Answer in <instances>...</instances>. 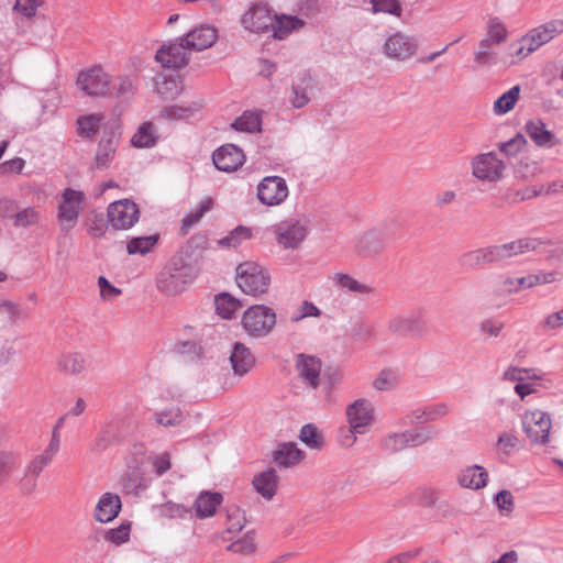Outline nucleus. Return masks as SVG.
<instances>
[{
  "instance_id": "obj_52",
  "label": "nucleus",
  "mask_w": 563,
  "mask_h": 563,
  "mask_svg": "<svg viewBox=\"0 0 563 563\" xmlns=\"http://www.w3.org/2000/svg\"><path fill=\"white\" fill-rule=\"evenodd\" d=\"M155 419L164 427L178 426L183 421V412L178 407H169L156 412Z\"/></svg>"
},
{
  "instance_id": "obj_1",
  "label": "nucleus",
  "mask_w": 563,
  "mask_h": 563,
  "mask_svg": "<svg viewBox=\"0 0 563 563\" xmlns=\"http://www.w3.org/2000/svg\"><path fill=\"white\" fill-rule=\"evenodd\" d=\"M194 279V268L183 256H174L157 274L156 287L166 296H175L183 292Z\"/></svg>"
},
{
  "instance_id": "obj_2",
  "label": "nucleus",
  "mask_w": 563,
  "mask_h": 563,
  "mask_svg": "<svg viewBox=\"0 0 563 563\" xmlns=\"http://www.w3.org/2000/svg\"><path fill=\"white\" fill-rule=\"evenodd\" d=\"M271 274L256 262H243L236 267V284L246 295L261 297L268 291Z\"/></svg>"
},
{
  "instance_id": "obj_36",
  "label": "nucleus",
  "mask_w": 563,
  "mask_h": 563,
  "mask_svg": "<svg viewBox=\"0 0 563 563\" xmlns=\"http://www.w3.org/2000/svg\"><path fill=\"white\" fill-rule=\"evenodd\" d=\"M203 108L202 100H196L190 103L173 104L166 107L164 115L170 120L188 119Z\"/></svg>"
},
{
  "instance_id": "obj_18",
  "label": "nucleus",
  "mask_w": 563,
  "mask_h": 563,
  "mask_svg": "<svg viewBox=\"0 0 563 563\" xmlns=\"http://www.w3.org/2000/svg\"><path fill=\"white\" fill-rule=\"evenodd\" d=\"M214 166L225 173L238 170L245 162V154L234 144H225L212 154Z\"/></svg>"
},
{
  "instance_id": "obj_23",
  "label": "nucleus",
  "mask_w": 563,
  "mask_h": 563,
  "mask_svg": "<svg viewBox=\"0 0 563 563\" xmlns=\"http://www.w3.org/2000/svg\"><path fill=\"white\" fill-rule=\"evenodd\" d=\"M229 360L234 375L240 377L247 374L255 364V357L251 350L241 342L233 344Z\"/></svg>"
},
{
  "instance_id": "obj_5",
  "label": "nucleus",
  "mask_w": 563,
  "mask_h": 563,
  "mask_svg": "<svg viewBox=\"0 0 563 563\" xmlns=\"http://www.w3.org/2000/svg\"><path fill=\"white\" fill-rule=\"evenodd\" d=\"M522 429L529 441L534 445H545L550 441V430L552 428L551 417L540 410H527L521 419Z\"/></svg>"
},
{
  "instance_id": "obj_60",
  "label": "nucleus",
  "mask_w": 563,
  "mask_h": 563,
  "mask_svg": "<svg viewBox=\"0 0 563 563\" xmlns=\"http://www.w3.org/2000/svg\"><path fill=\"white\" fill-rule=\"evenodd\" d=\"M18 454L0 451V483H3L16 463Z\"/></svg>"
},
{
  "instance_id": "obj_48",
  "label": "nucleus",
  "mask_w": 563,
  "mask_h": 563,
  "mask_svg": "<svg viewBox=\"0 0 563 563\" xmlns=\"http://www.w3.org/2000/svg\"><path fill=\"white\" fill-rule=\"evenodd\" d=\"M409 449L424 445L432 441L437 432L431 427L407 430Z\"/></svg>"
},
{
  "instance_id": "obj_57",
  "label": "nucleus",
  "mask_w": 563,
  "mask_h": 563,
  "mask_svg": "<svg viewBox=\"0 0 563 563\" xmlns=\"http://www.w3.org/2000/svg\"><path fill=\"white\" fill-rule=\"evenodd\" d=\"M494 503L496 504L499 511L505 516L510 515L515 509L514 496L511 492L507 489L498 492L494 496Z\"/></svg>"
},
{
  "instance_id": "obj_19",
  "label": "nucleus",
  "mask_w": 563,
  "mask_h": 563,
  "mask_svg": "<svg viewBox=\"0 0 563 563\" xmlns=\"http://www.w3.org/2000/svg\"><path fill=\"white\" fill-rule=\"evenodd\" d=\"M561 33H563L562 20H553L531 30L525 36L526 43L529 44L528 51L538 49Z\"/></svg>"
},
{
  "instance_id": "obj_21",
  "label": "nucleus",
  "mask_w": 563,
  "mask_h": 563,
  "mask_svg": "<svg viewBox=\"0 0 563 563\" xmlns=\"http://www.w3.org/2000/svg\"><path fill=\"white\" fill-rule=\"evenodd\" d=\"M296 369L302 383L317 388L320 383L321 361L318 357L300 354L297 356Z\"/></svg>"
},
{
  "instance_id": "obj_12",
  "label": "nucleus",
  "mask_w": 563,
  "mask_h": 563,
  "mask_svg": "<svg viewBox=\"0 0 563 563\" xmlns=\"http://www.w3.org/2000/svg\"><path fill=\"white\" fill-rule=\"evenodd\" d=\"M418 47V41L413 36L396 32L385 40L382 51L393 60L405 62L415 56Z\"/></svg>"
},
{
  "instance_id": "obj_51",
  "label": "nucleus",
  "mask_w": 563,
  "mask_h": 563,
  "mask_svg": "<svg viewBox=\"0 0 563 563\" xmlns=\"http://www.w3.org/2000/svg\"><path fill=\"white\" fill-rule=\"evenodd\" d=\"M299 439L310 449H320L323 444L322 434L311 423L305 424L301 428Z\"/></svg>"
},
{
  "instance_id": "obj_58",
  "label": "nucleus",
  "mask_w": 563,
  "mask_h": 563,
  "mask_svg": "<svg viewBox=\"0 0 563 563\" xmlns=\"http://www.w3.org/2000/svg\"><path fill=\"white\" fill-rule=\"evenodd\" d=\"M130 529V523H122L118 528L108 530L104 539L115 545H120L129 540Z\"/></svg>"
},
{
  "instance_id": "obj_27",
  "label": "nucleus",
  "mask_w": 563,
  "mask_h": 563,
  "mask_svg": "<svg viewBox=\"0 0 563 563\" xmlns=\"http://www.w3.org/2000/svg\"><path fill=\"white\" fill-rule=\"evenodd\" d=\"M122 507L121 499L112 493L103 494L95 509V519L99 522H109L113 520L120 512Z\"/></svg>"
},
{
  "instance_id": "obj_34",
  "label": "nucleus",
  "mask_w": 563,
  "mask_h": 563,
  "mask_svg": "<svg viewBox=\"0 0 563 563\" xmlns=\"http://www.w3.org/2000/svg\"><path fill=\"white\" fill-rule=\"evenodd\" d=\"M262 125V117L258 111L247 110L236 118L231 126L241 132L254 133L260 132Z\"/></svg>"
},
{
  "instance_id": "obj_61",
  "label": "nucleus",
  "mask_w": 563,
  "mask_h": 563,
  "mask_svg": "<svg viewBox=\"0 0 563 563\" xmlns=\"http://www.w3.org/2000/svg\"><path fill=\"white\" fill-rule=\"evenodd\" d=\"M398 383L397 375L390 371H383L373 382V387L377 390H389Z\"/></svg>"
},
{
  "instance_id": "obj_37",
  "label": "nucleus",
  "mask_w": 563,
  "mask_h": 563,
  "mask_svg": "<svg viewBox=\"0 0 563 563\" xmlns=\"http://www.w3.org/2000/svg\"><path fill=\"white\" fill-rule=\"evenodd\" d=\"M157 133L155 125L152 122H144L131 139L134 147L144 148L155 145Z\"/></svg>"
},
{
  "instance_id": "obj_3",
  "label": "nucleus",
  "mask_w": 563,
  "mask_h": 563,
  "mask_svg": "<svg viewBox=\"0 0 563 563\" xmlns=\"http://www.w3.org/2000/svg\"><path fill=\"white\" fill-rule=\"evenodd\" d=\"M242 327L252 338L267 336L275 328L277 316L273 308L265 305H254L242 316Z\"/></svg>"
},
{
  "instance_id": "obj_45",
  "label": "nucleus",
  "mask_w": 563,
  "mask_h": 563,
  "mask_svg": "<svg viewBox=\"0 0 563 563\" xmlns=\"http://www.w3.org/2000/svg\"><path fill=\"white\" fill-rule=\"evenodd\" d=\"M520 95V87L514 86L510 88L507 92L501 95L495 102H494V111L497 114H505L514 109L516 102L519 99Z\"/></svg>"
},
{
  "instance_id": "obj_6",
  "label": "nucleus",
  "mask_w": 563,
  "mask_h": 563,
  "mask_svg": "<svg viewBox=\"0 0 563 563\" xmlns=\"http://www.w3.org/2000/svg\"><path fill=\"white\" fill-rule=\"evenodd\" d=\"M507 29L498 18H493L487 24V32L479 41L478 48L474 52V63L478 66H485L495 59V54L490 47L504 43L507 38Z\"/></svg>"
},
{
  "instance_id": "obj_14",
  "label": "nucleus",
  "mask_w": 563,
  "mask_h": 563,
  "mask_svg": "<svg viewBox=\"0 0 563 563\" xmlns=\"http://www.w3.org/2000/svg\"><path fill=\"white\" fill-rule=\"evenodd\" d=\"M387 329L400 336H423L427 334L426 321L419 313L396 314L388 319Z\"/></svg>"
},
{
  "instance_id": "obj_49",
  "label": "nucleus",
  "mask_w": 563,
  "mask_h": 563,
  "mask_svg": "<svg viewBox=\"0 0 563 563\" xmlns=\"http://www.w3.org/2000/svg\"><path fill=\"white\" fill-rule=\"evenodd\" d=\"M252 236V232L250 228L239 225L234 230H232L227 236L220 239L218 244L223 247H236L243 241L250 239Z\"/></svg>"
},
{
  "instance_id": "obj_56",
  "label": "nucleus",
  "mask_w": 563,
  "mask_h": 563,
  "mask_svg": "<svg viewBox=\"0 0 563 563\" xmlns=\"http://www.w3.org/2000/svg\"><path fill=\"white\" fill-rule=\"evenodd\" d=\"M374 13L383 12L400 16L401 5L398 0H371Z\"/></svg>"
},
{
  "instance_id": "obj_8",
  "label": "nucleus",
  "mask_w": 563,
  "mask_h": 563,
  "mask_svg": "<svg viewBox=\"0 0 563 563\" xmlns=\"http://www.w3.org/2000/svg\"><path fill=\"white\" fill-rule=\"evenodd\" d=\"M85 195L81 191L67 188L62 195V201L58 205V222L64 232L75 228L81 210V203Z\"/></svg>"
},
{
  "instance_id": "obj_22",
  "label": "nucleus",
  "mask_w": 563,
  "mask_h": 563,
  "mask_svg": "<svg viewBox=\"0 0 563 563\" xmlns=\"http://www.w3.org/2000/svg\"><path fill=\"white\" fill-rule=\"evenodd\" d=\"M218 38V31L211 25H201L188 32L184 37L190 51H203L212 46Z\"/></svg>"
},
{
  "instance_id": "obj_54",
  "label": "nucleus",
  "mask_w": 563,
  "mask_h": 563,
  "mask_svg": "<svg viewBox=\"0 0 563 563\" xmlns=\"http://www.w3.org/2000/svg\"><path fill=\"white\" fill-rule=\"evenodd\" d=\"M505 328V323L494 319L485 318L478 323V331L487 338H498Z\"/></svg>"
},
{
  "instance_id": "obj_20",
  "label": "nucleus",
  "mask_w": 563,
  "mask_h": 563,
  "mask_svg": "<svg viewBox=\"0 0 563 563\" xmlns=\"http://www.w3.org/2000/svg\"><path fill=\"white\" fill-rule=\"evenodd\" d=\"M273 19L265 5L255 4L243 14L241 23L250 32L262 33L272 29Z\"/></svg>"
},
{
  "instance_id": "obj_33",
  "label": "nucleus",
  "mask_w": 563,
  "mask_h": 563,
  "mask_svg": "<svg viewBox=\"0 0 563 563\" xmlns=\"http://www.w3.org/2000/svg\"><path fill=\"white\" fill-rule=\"evenodd\" d=\"M379 448L388 454H396L409 449L407 430L390 432L379 440Z\"/></svg>"
},
{
  "instance_id": "obj_50",
  "label": "nucleus",
  "mask_w": 563,
  "mask_h": 563,
  "mask_svg": "<svg viewBox=\"0 0 563 563\" xmlns=\"http://www.w3.org/2000/svg\"><path fill=\"white\" fill-rule=\"evenodd\" d=\"M228 550L242 555L253 554L256 550L255 533L253 531L246 532L241 539L231 543Z\"/></svg>"
},
{
  "instance_id": "obj_43",
  "label": "nucleus",
  "mask_w": 563,
  "mask_h": 563,
  "mask_svg": "<svg viewBox=\"0 0 563 563\" xmlns=\"http://www.w3.org/2000/svg\"><path fill=\"white\" fill-rule=\"evenodd\" d=\"M459 264L465 269H473L481 265L490 264L487 246L464 253L460 256Z\"/></svg>"
},
{
  "instance_id": "obj_39",
  "label": "nucleus",
  "mask_w": 563,
  "mask_h": 563,
  "mask_svg": "<svg viewBox=\"0 0 563 563\" xmlns=\"http://www.w3.org/2000/svg\"><path fill=\"white\" fill-rule=\"evenodd\" d=\"M134 85L129 76L111 77L109 97H115L118 99L129 100L134 95Z\"/></svg>"
},
{
  "instance_id": "obj_46",
  "label": "nucleus",
  "mask_w": 563,
  "mask_h": 563,
  "mask_svg": "<svg viewBox=\"0 0 563 563\" xmlns=\"http://www.w3.org/2000/svg\"><path fill=\"white\" fill-rule=\"evenodd\" d=\"M213 201L211 198H205L200 201L199 206L196 210L189 212L184 219H183V227L181 230L184 233H187L189 229L195 227L201 218L205 216L206 212L210 211L212 208Z\"/></svg>"
},
{
  "instance_id": "obj_17",
  "label": "nucleus",
  "mask_w": 563,
  "mask_h": 563,
  "mask_svg": "<svg viewBox=\"0 0 563 563\" xmlns=\"http://www.w3.org/2000/svg\"><path fill=\"white\" fill-rule=\"evenodd\" d=\"M190 49L187 44L180 38L177 43L162 46L155 55V59L167 68H181L189 62Z\"/></svg>"
},
{
  "instance_id": "obj_40",
  "label": "nucleus",
  "mask_w": 563,
  "mask_h": 563,
  "mask_svg": "<svg viewBox=\"0 0 563 563\" xmlns=\"http://www.w3.org/2000/svg\"><path fill=\"white\" fill-rule=\"evenodd\" d=\"M310 78L303 75L299 82H294L289 95V101L295 108H303L310 102L308 88Z\"/></svg>"
},
{
  "instance_id": "obj_13",
  "label": "nucleus",
  "mask_w": 563,
  "mask_h": 563,
  "mask_svg": "<svg viewBox=\"0 0 563 563\" xmlns=\"http://www.w3.org/2000/svg\"><path fill=\"white\" fill-rule=\"evenodd\" d=\"M273 233L278 245L286 250H295L306 239L308 229L301 221L290 219L275 224Z\"/></svg>"
},
{
  "instance_id": "obj_32",
  "label": "nucleus",
  "mask_w": 563,
  "mask_h": 563,
  "mask_svg": "<svg viewBox=\"0 0 563 563\" xmlns=\"http://www.w3.org/2000/svg\"><path fill=\"white\" fill-rule=\"evenodd\" d=\"M276 464L283 467H290L302 459V452L295 443H283L273 453Z\"/></svg>"
},
{
  "instance_id": "obj_30",
  "label": "nucleus",
  "mask_w": 563,
  "mask_h": 563,
  "mask_svg": "<svg viewBox=\"0 0 563 563\" xmlns=\"http://www.w3.org/2000/svg\"><path fill=\"white\" fill-rule=\"evenodd\" d=\"M487 479V472L479 465L466 467L457 477V482L462 487L471 489H481L485 487Z\"/></svg>"
},
{
  "instance_id": "obj_29",
  "label": "nucleus",
  "mask_w": 563,
  "mask_h": 563,
  "mask_svg": "<svg viewBox=\"0 0 563 563\" xmlns=\"http://www.w3.org/2000/svg\"><path fill=\"white\" fill-rule=\"evenodd\" d=\"M57 368L65 375H80L86 371L85 355L80 352H64L57 360Z\"/></svg>"
},
{
  "instance_id": "obj_62",
  "label": "nucleus",
  "mask_w": 563,
  "mask_h": 563,
  "mask_svg": "<svg viewBox=\"0 0 563 563\" xmlns=\"http://www.w3.org/2000/svg\"><path fill=\"white\" fill-rule=\"evenodd\" d=\"M42 4V0H16L13 10L26 19L35 15L37 8Z\"/></svg>"
},
{
  "instance_id": "obj_47",
  "label": "nucleus",
  "mask_w": 563,
  "mask_h": 563,
  "mask_svg": "<svg viewBox=\"0 0 563 563\" xmlns=\"http://www.w3.org/2000/svg\"><path fill=\"white\" fill-rule=\"evenodd\" d=\"M227 532L233 533L241 531L246 522L244 511L236 505H230L225 508Z\"/></svg>"
},
{
  "instance_id": "obj_41",
  "label": "nucleus",
  "mask_w": 563,
  "mask_h": 563,
  "mask_svg": "<svg viewBox=\"0 0 563 563\" xmlns=\"http://www.w3.org/2000/svg\"><path fill=\"white\" fill-rule=\"evenodd\" d=\"M216 311L223 319H231L241 308V302L228 292H222L214 298Z\"/></svg>"
},
{
  "instance_id": "obj_55",
  "label": "nucleus",
  "mask_w": 563,
  "mask_h": 563,
  "mask_svg": "<svg viewBox=\"0 0 563 563\" xmlns=\"http://www.w3.org/2000/svg\"><path fill=\"white\" fill-rule=\"evenodd\" d=\"M528 288H531V280H530L529 275L523 276V277L506 278L503 282V287H501L504 294H507V295L516 294L521 289H528Z\"/></svg>"
},
{
  "instance_id": "obj_26",
  "label": "nucleus",
  "mask_w": 563,
  "mask_h": 563,
  "mask_svg": "<svg viewBox=\"0 0 563 563\" xmlns=\"http://www.w3.org/2000/svg\"><path fill=\"white\" fill-rule=\"evenodd\" d=\"M252 484L256 493L271 500L277 493L279 476L276 470L271 467L254 476Z\"/></svg>"
},
{
  "instance_id": "obj_25",
  "label": "nucleus",
  "mask_w": 563,
  "mask_h": 563,
  "mask_svg": "<svg viewBox=\"0 0 563 563\" xmlns=\"http://www.w3.org/2000/svg\"><path fill=\"white\" fill-rule=\"evenodd\" d=\"M525 131L537 146L552 147L559 144L554 134L547 129V124L539 118L528 120Z\"/></svg>"
},
{
  "instance_id": "obj_31",
  "label": "nucleus",
  "mask_w": 563,
  "mask_h": 563,
  "mask_svg": "<svg viewBox=\"0 0 563 563\" xmlns=\"http://www.w3.org/2000/svg\"><path fill=\"white\" fill-rule=\"evenodd\" d=\"M504 244L509 253V257H512L528 252H539L545 249L549 241L537 238H522Z\"/></svg>"
},
{
  "instance_id": "obj_53",
  "label": "nucleus",
  "mask_w": 563,
  "mask_h": 563,
  "mask_svg": "<svg viewBox=\"0 0 563 563\" xmlns=\"http://www.w3.org/2000/svg\"><path fill=\"white\" fill-rule=\"evenodd\" d=\"M159 514H161V516L170 518V519H174V518H183L184 519V518L191 516V509L181 504L167 501L159 506Z\"/></svg>"
},
{
  "instance_id": "obj_15",
  "label": "nucleus",
  "mask_w": 563,
  "mask_h": 563,
  "mask_svg": "<svg viewBox=\"0 0 563 563\" xmlns=\"http://www.w3.org/2000/svg\"><path fill=\"white\" fill-rule=\"evenodd\" d=\"M387 243V230L385 228H372L355 239V252L364 257L379 254Z\"/></svg>"
},
{
  "instance_id": "obj_64",
  "label": "nucleus",
  "mask_w": 563,
  "mask_h": 563,
  "mask_svg": "<svg viewBox=\"0 0 563 563\" xmlns=\"http://www.w3.org/2000/svg\"><path fill=\"white\" fill-rule=\"evenodd\" d=\"M526 143L527 141L525 136L521 134H517L509 141L500 143L499 150L508 156H514L523 147V145H526Z\"/></svg>"
},
{
  "instance_id": "obj_10",
  "label": "nucleus",
  "mask_w": 563,
  "mask_h": 563,
  "mask_svg": "<svg viewBox=\"0 0 563 563\" xmlns=\"http://www.w3.org/2000/svg\"><path fill=\"white\" fill-rule=\"evenodd\" d=\"M288 196V185L283 177L266 176L257 185V199L263 206H280Z\"/></svg>"
},
{
  "instance_id": "obj_59",
  "label": "nucleus",
  "mask_w": 563,
  "mask_h": 563,
  "mask_svg": "<svg viewBox=\"0 0 563 563\" xmlns=\"http://www.w3.org/2000/svg\"><path fill=\"white\" fill-rule=\"evenodd\" d=\"M38 221V212L32 208H25L14 216V225L18 228H26L34 225Z\"/></svg>"
},
{
  "instance_id": "obj_9",
  "label": "nucleus",
  "mask_w": 563,
  "mask_h": 563,
  "mask_svg": "<svg viewBox=\"0 0 563 563\" xmlns=\"http://www.w3.org/2000/svg\"><path fill=\"white\" fill-rule=\"evenodd\" d=\"M107 216L114 230H128L139 221L140 210L132 200L121 199L109 205Z\"/></svg>"
},
{
  "instance_id": "obj_4",
  "label": "nucleus",
  "mask_w": 563,
  "mask_h": 563,
  "mask_svg": "<svg viewBox=\"0 0 563 563\" xmlns=\"http://www.w3.org/2000/svg\"><path fill=\"white\" fill-rule=\"evenodd\" d=\"M121 135V126L118 121L114 120L103 125L102 135L92 162V168L104 170L110 167L115 157Z\"/></svg>"
},
{
  "instance_id": "obj_16",
  "label": "nucleus",
  "mask_w": 563,
  "mask_h": 563,
  "mask_svg": "<svg viewBox=\"0 0 563 563\" xmlns=\"http://www.w3.org/2000/svg\"><path fill=\"white\" fill-rule=\"evenodd\" d=\"M346 417L349 424L360 434H364L374 422V406L367 399H357L346 407Z\"/></svg>"
},
{
  "instance_id": "obj_11",
  "label": "nucleus",
  "mask_w": 563,
  "mask_h": 563,
  "mask_svg": "<svg viewBox=\"0 0 563 563\" xmlns=\"http://www.w3.org/2000/svg\"><path fill=\"white\" fill-rule=\"evenodd\" d=\"M111 76L100 66L80 71L77 77V86L91 97H108L110 92Z\"/></svg>"
},
{
  "instance_id": "obj_7",
  "label": "nucleus",
  "mask_w": 563,
  "mask_h": 563,
  "mask_svg": "<svg viewBox=\"0 0 563 563\" xmlns=\"http://www.w3.org/2000/svg\"><path fill=\"white\" fill-rule=\"evenodd\" d=\"M472 175L482 181L497 183L504 177L505 163L494 152L478 154L471 162Z\"/></svg>"
},
{
  "instance_id": "obj_44",
  "label": "nucleus",
  "mask_w": 563,
  "mask_h": 563,
  "mask_svg": "<svg viewBox=\"0 0 563 563\" xmlns=\"http://www.w3.org/2000/svg\"><path fill=\"white\" fill-rule=\"evenodd\" d=\"M158 241L157 234L147 236L133 238L126 245V251L130 255L141 254L145 255L153 250Z\"/></svg>"
},
{
  "instance_id": "obj_35",
  "label": "nucleus",
  "mask_w": 563,
  "mask_h": 563,
  "mask_svg": "<svg viewBox=\"0 0 563 563\" xmlns=\"http://www.w3.org/2000/svg\"><path fill=\"white\" fill-rule=\"evenodd\" d=\"M303 26V21L298 19L297 16H287L283 15L280 18L273 19V36L277 40H283L288 34Z\"/></svg>"
},
{
  "instance_id": "obj_38",
  "label": "nucleus",
  "mask_w": 563,
  "mask_h": 563,
  "mask_svg": "<svg viewBox=\"0 0 563 563\" xmlns=\"http://www.w3.org/2000/svg\"><path fill=\"white\" fill-rule=\"evenodd\" d=\"M102 117L91 113L80 115L77 121V134L81 137L92 139L101 126Z\"/></svg>"
},
{
  "instance_id": "obj_63",
  "label": "nucleus",
  "mask_w": 563,
  "mask_h": 563,
  "mask_svg": "<svg viewBox=\"0 0 563 563\" xmlns=\"http://www.w3.org/2000/svg\"><path fill=\"white\" fill-rule=\"evenodd\" d=\"M178 84L174 78H164L156 84V91L164 99H173L178 95Z\"/></svg>"
},
{
  "instance_id": "obj_24",
  "label": "nucleus",
  "mask_w": 563,
  "mask_h": 563,
  "mask_svg": "<svg viewBox=\"0 0 563 563\" xmlns=\"http://www.w3.org/2000/svg\"><path fill=\"white\" fill-rule=\"evenodd\" d=\"M331 279L338 288L362 298H368L375 294L372 285L360 282L349 274L334 273Z\"/></svg>"
},
{
  "instance_id": "obj_28",
  "label": "nucleus",
  "mask_w": 563,
  "mask_h": 563,
  "mask_svg": "<svg viewBox=\"0 0 563 563\" xmlns=\"http://www.w3.org/2000/svg\"><path fill=\"white\" fill-rule=\"evenodd\" d=\"M222 501L223 497L220 493L201 492L194 504L196 516L199 519L212 517Z\"/></svg>"
},
{
  "instance_id": "obj_42",
  "label": "nucleus",
  "mask_w": 563,
  "mask_h": 563,
  "mask_svg": "<svg viewBox=\"0 0 563 563\" xmlns=\"http://www.w3.org/2000/svg\"><path fill=\"white\" fill-rule=\"evenodd\" d=\"M120 486L126 494H139L147 484L139 470H132L121 477Z\"/></svg>"
}]
</instances>
